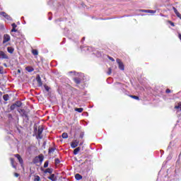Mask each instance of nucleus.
I'll use <instances>...</instances> for the list:
<instances>
[{
	"mask_svg": "<svg viewBox=\"0 0 181 181\" xmlns=\"http://www.w3.org/2000/svg\"><path fill=\"white\" fill-rule=\"evenodd\" d=\"M168 23H170L171 26H175V23H173L172 21H168Z\"/></svg>",
	"mask_w": 181,
	"mask_h": 181,
	"instance_id": "obj_29",
	"label": "nucleus"
},
{
	"mask_svg": "<svg viewBox=\"0 0 181 181\" xmlns=\"http://www.w3.org/2000/svg\"><path fill=\"white\" fill-rule=\"evenodd\" d=\"M16 108V105L13 104L11 106V110H15Z\"/></svg>",
	"mask_w": 181,
	"mask_h": 181,
	"instance_id": "obj_24",
	"label": "nucleus"
},
{
	"mask_svg": "<svg viewBox=\"0 0 181 181\" xmlns=\"http://www.w3.org/2000/svg\"><path fill=\"white\" fill-rule=\"evenodd\" d=\"M7 50H8V53H13V48L11 47H8L7 48Z\"/></svg>",
	"mask_w": 181,
	"mask_h": 181,
	"instance_id": "obj_19",
	"label": "nucleus"
},
{
	"mask_svg": "<svg viewBox=\"0 0 181 181\" xmlns=\"http://www.w3.org/2000/svg\"><path fill=\"white\" fill-rule=\"evenodd\" d=\"M54 151V149L51 148V149L49 151V153H52V152H53Z\"/></svg>",
	"mask_w": 181,
	"mask_h": 181,
	"instance_id": "obj_37",
	"label": "nucleus"
},
{
	"mask_svg": "<svg viewBox=\"0 0 181 181\" xmlns=\"http://www.w3.org/2000/svg\"><path fill=\"white\" fill-rule=\"evenodd\" d=\"M4 74V68L2 66H0V74Z\"/></svg>",
	"mask_w": 181,
	"mask_h": 181,
	"instance_id": "obj_27",
	"label": "nucleus"
},
{
	"mask_svg": "<svg viewBox=\"0 0 181 181\" xmlns=\"http://www.w3.org/2000/svg\"><path fill=\"white\" fill-rule=\"evenodd\" d=\"M142 12H146V13H156V11L153 10H142Z\"/></svg>",
	"mask_w": 181,
	"mask_h": 181,
	"instance_id": "obj_12",
	"label": "nucleus"
},
{
	"mask_svg": "<svg viewBox=\"0 0 181 181\" xmlns=\"http://www.w3.org/2000/svg\"><path fill=\"white\" fill-rule=\"evenodd\" d=\"M166 93H170V89H167V90H166Z\"/></svg>",
	"mask_w": 181,
	"mask_h": 181,
	"instance_id": "obj_38",
	"label": "nucleus"
},
{
	"mask_svg": "<svg viewBox=\"0 0 181 181\" xmlns=\"http://www.w3.org/2000/svg\"><path fill=\"white\" fill-rule=\"evenodd\" d=\"M131 97H132V98H134V100H139V97H138V96L132 95Z\"/></svg>",
	"mask_w": 181,
	"mask_h": 181,
	"instance_id": "obj_26",
	"label": "nucleus"
},
{
	"mask_svg": "<svg viewBox=\"0 0 181 181\" xmlns=\"http://www.w3.org/2000/svg\"><path fill=\"white\" fill-rule=\"evenodd\" d=\"M48 179L52 181H57V177L54 174H52L49 177H48Z\"/></svg>",
	"mask_w": 181,
	"mask_h": 181,
	"instance_id": "obj_9",
	"label": "nucleus"
},
{
	"mask_svg": "<svg viewBox=\"0 0 181 181\" xmlns=\"http://www.w3.org/2000/svg\"><path fill=\"white\" fill-rule=\"evenodd\" d=\"M36 80H37V84L40 87H42L43 86V83H42V78H40V76H37L36 77Z\"/></svg>",
	"mask_w": 181,
	"mask_h": 181,
	"instance_id": "obj_6",
	"label": "nucleus"
},
{
	"mask_svg": "<svg viewBox=\"0 0 181 181\" xmlns=\"http://www.w3.org/2000/svg\"><path fill=\"white\" fill-rule=\"evenodd\" d=\"M25 70H26L27 71H28V73H32V71H33V70H35V69H34L33 67H32V66H27V67L25 68Z\"/></svg>",
	"mask_w": 181,
	"mask_h": 181,
	"instance_id": "obj_13",
	"label": "nucleus"
},
{
	"mask_svg": "<svg viewBox=\"0 0 181 181\" xmlns=\"http://www.w3.org/2000/svg\"><path fill=\"white\" fill-rule=\"evenodd\" d=\"M16 107H21L22 106V103L18 101L15 103Z\"/></svg>",
	"mask_w": 181,
	"mask_h": 181,
	"instance_id": "obj_21",
	"label": "nucleus"
},
{
	"mask_svg": "<svg viewBox=\"0 0 181 181\" xmlns=\"http://www.w3.org/2000/svg\"><path fill=\"white\" fill-rule=\"evenodd\" d=\"M4 66H5V67H7L6 64H4Z\"/></svg>",
	"mask_w": 181,
	"mask_h": 181,
	"instance_id": "obj_39",
	"label": "nucleus"
},
{
	"mask_svg": "<svg viewBox=\"0 0 181 181\" xmlns=\"http://www.w3.org/2000/svg\"><path fill=\"white\" fill-rule=\"evenodd\" d=\"M0 57H1V59H8V56L3 51H0Z\"/></svg>",
	"mask_w": 181,
	"mask_h": 181,
	"instance_id": "obj_11",
	"label": "nucleus"
},
{
	"mask_svg": "<svg viewBox=\"0 0 181 181\" xmlns=\"http://www.w3.org/2000/svg\"><path fill=\"white\" fill-rule=\"evenodd\" d=\"M78 152H80V147H78V148L74 149V155H77V153H78Z\"/></svg>",
	"mask_w": 181,
	"mask_h": 181,
	"instance_id": "obj_15",
	"label": "nucleus"
},
{
	"mask_svg": "<svg viewBox=\"0 0 181 181\" xmlns=\"http://www.w3.org/2000/svg\"><path fill=\"white\" fill-rule=\"evenodd\" d=\"M3 98H4V101H8L9 100V95H4L3 96Z\"/></svg>",
	"mask_w": 181,
	"mask_h": 181,
	"instance_id": "obj_17",
	"label": "nucleus"
},
{
	"mask_svg": "<svg viewBox=\"0 0 181 181\" xmlns=\"http://www.w3.org/2000/svg\"><path fill=\"white\" fill-rule=\"evenodd\" d=\"M62 138L64 139H67V138H69V134H67V133H63L62 134Z\"/></svg>",
	"mask_w": 181,
	"mask_h": 181,
	"instance_id": "obj_16",
	"label": "nucleus"
},
{
	"mask_svg": "<svg viewBox=\"0 0 181 181\" xmlns=\"http://www.w3.org/2000/svg\"><path fill=\"white\" fill-rule=\"evenodd\" d=\"M15 156H16V158H17V159L20 162L21 165H23V160L22 159V157H21V156L19 154H16Z\"/></svg>",
	"mask_w": 181,
	"mask_h": 181,
	"instance_id": "obj_8",
	"label": "nucleus"
},
{
	"mask_svg": "<svg viewBox=\"0 0 181 181\" xmlns=\"http://www.w3.org/2000/svg\"><path fill=\"white\" fill-rule=\"evenodd\" d=\"M12 28H14V29H16V28L18 27V25H16L15 23H13L11 25Z\"/></svg>",
	"mask_w": 181,
	"mask_h": 181,
	"instance_id": "obj_28",
	"label": "nucleus"
},
{
	"mask_svg": "<svg viewBox=\"0 0 181 181\" xmlns=\"http://www.w3.org/2000/svg\"><path fill=\"white\" fill-rule=\"evenodd\" d=\"M110 60H111L112 62H115V60L114 59V58L112 57H109Z\"/></svg>",
	"mask_w": 181,
	"mask_h": 181,
	"instance_id": "obj_35",
	"label": "nucleus"
},
{
	"mask_svg": "<svg viewBox=\"0 0 181 181\" xmlns=\"http://www.w3.org/2000/svg\"><path fill=\"white\" fill-rule=\"evenodd\" d=\"M34 181H40V177H39V175H36L35 177Z\"/></svg>",
	"mask_w": 181,
	"mask_h": 181,
	"instance_id": "obj_22",
	"label": "nucleus"
},
{
	"mask_svg": "<svg viewBox=\"0 0 181 181\" xmlns=\"http://www.w3.org/2000/svg\"><path fill=\"white\" fill-rule=\"evenodd\" d=\"M55 163H60V160L56 159L55 160Z\"/></svg>",
	"mask_w": 181,
	"mask_h": 181,
	"instance_id": "obj_32",
	"label": "nucleus"
},
{
	"mask_svg": "<svg viewBox=\"0 0 181 181\" xmlns=\"http://www.w3.org/2000/svg\"><path fill=\"white\" fill-rule=\"evenodd\" d=\"M45 88L47 91H49V86H45Z\"/></svg>",
	"mask_w": 181,
	"mask_h": 181,
	"instance_id": "obj_36",
	"label": "nucleus"
},
{
	"mask_svg": "<svg viewBox=\"0 0 181 181\" xmlns=\"http://www.w3.org/2000/svg\"><path fill=\"white\" fill-rule=\"evenodd\" d=\"M11 32H18V30L16 28H12Z\"/></svg>",
	"mask_w": 181,
	"mask_h": 181,
	"instance_id": "obj_30",
	"label": "nucleus"
},
{
	"mask_svg": "<svg viewBox=\"0 0 181 181\" xmlns=\"http://www.w3.org/2000/svg\"><path fill=\"white\" fill-rule=\"evenodd\" d=\"M11 40V36L8 34H5L4 35V40H3V43L5 44Z\"/></svg>",
	"mask_w": 181,
	"mask_h": 181,
	"instance_id": "obj_2",
	"label": "nucleus"
},
{
	"mask_svg": "<svg viewBox=\"0 0 181 181\" xmlns=\"http://www.w3.org/2000/svg\"><path fill=\"white\" fill-rule=\"evenodd\" d=\"M116 62H117V64H118V66H119V69L120 70H124V64L122 63L121 59H117L116 60Z\"/></svg>",
	"mask_w": 181,
	"mask_h": 181,
	"instance_id": "obj_3",
	"label": "nucleus"
},
{
	"mask_svg": "<svg viewBox=\"0 0 181 181\" xmlns=\"http://www.w3.org/2000/svg\"><path fill=\"white\" fill-rule=\"evenodd\" d=\"M47 166H49V161H45L44 164V168H47Z\"/></svg>",
	"mask_w": 181,
	"mask_h": 181,
	"instance_id": "obj_25",
	"label": "nucleus"
},
{
	"mask_svg": "<svg viewBox=\"0 0 181 181\" xmlns=\"http://www.w3.org/2000/svg\"><path fill=\"white\" fill-rule=\"evenodd\" d=\"M52 172H53V170L50 168H47L45 170V173H52Z\"/></svg>",
	"mask_w": 181,
	"mask_h": 181,
	"instance_id": "obj_20",
	"label": "nucleus"
},
{
	"mask_svg": "<svg viewBox=\"0 0 181 181\" xmlns=\"http://www.w3.org/2000/svg\"><path fill=\"white\" fill-rule=\"evenodd\" d=\"M75 179L76 180H81V179H83V177L80 174H76Z\"/></svg>",
	"mask_w": 181,
	"mask_h": 181,
	"instance_id": "obj_14",
	"label": "nucleus"
},
{
	"mask_svg": "<svg viewBox=\"0 0 181 181\" xmlns=\"http://www.w3.org/2000/svg\"><path fill=\"white\" fill-rule=\"evenodd\" d=\"M175 110H176L178 112L181 111V103H178L175 104Z\"/></svg>",
	"mask_w": 181,
	"mask_h": 181,
	"instance_id": "obj_10",
	"label": "nucleus"
},
{
	"mask_svg": "<svg viewBox=\"0 0 181 181\" xmlns=\"http://www.w3.org/2000/svg\"><path fill=\"white\" fill-rule=\"evenodd\" d=\"M44 159L45 157L43 156V155H39V156H37L33 159V163H40V165H42Z\"/></svg>",
	"mask_w": 181,
	"mask_h": 181,
	"instance_id": "obj_1",
	"label": "nucleus"
},
{
	"mask_svg": "<svg viewBox=\"0 0 181 181\" xmlns=\"http://www.w3.org/2000/svg\"><path fill=\"white\" fill-rule=\"evenodd\" d=\"M18 73H21V70L18 69Z\"/></svg>",
	"mask_w": 181,
	"mask_h": 181,
	"instance_id": "obj_40",
	"label": "nucleus"
},
{
	"mask_svg": "<svg viewBox=\"0 0 181 181\" xmlns=\"http://www.w3.org/2000/svg\"><path fill=\"white\" fill-rule=\"evenodd\" d=\"M32 53L34 56H37L39 54V52H37V50L36 49H33Z\"/></svg>",
	"mask_w": 181,
	"mask_h": 181,
	"instance_id": "obj_18",
	"label": "nucleus"
},
{
	"mask_svg": "<svg viewBox=\"0 0 181 181\" xmlns=\"http://www.w3.org/2000/svg\"><path fill=\"white\" fill-rule=\"evenodd\" d=\"M11 163L13 165V168H16V167H15V165H13V158H11Z\"/></svg>",
	"mask_w": 181,
	"mask_h": 181,
	"instance_id": "obj_34",
	"label": "nucleus"
},
{
	"mask_svg": "<svg viewBox=\"0 0 181 181\" xmlns=\"http://www.w3.org/2000/svg\"><path fill=\"white\" fill-rule=\"evenodd\" d=\"M75 111H77V112H83V108H76Z\"/></svg>",
	"mask_w": 181,
	"mask_h": 181,
	"instance_id": "obj_23",
	"label": "nucleus"
},
{
	"mask_svg": "<svg viewBox=\"0 0 181 181\" xmlns=\"http://www.w3.org/2000/svg\"><path fill=\"white\" fill-rule=\"evenodd\" d=\"M111 68H109L108 69V72H107V74H111Z\"/></svg>",
	"mask_w": 181,
	"mask_h": 181,
	"instance_id": "obj_31",
	"label": "nucleus"
},
{
	"mask_svg": "<svg viewBox=\"0 0 181 181\" xmlns=\"http://www.w3.org/2000/svg\"><path fill=\"white\" fill-rule=\"evenodd\" d=\"M14 176H15L16 177H19V174H18V173H16L14 174Z\"/></svg>",
	"mask_w": 181,
	"mask_h": 181,
	"instance_id": "obj_33",
	"label": "nucleus"
},
{
	"mask_svg": "<svg viewBox=\"0 0 181 181\" xmlns=\"http://www.w3.org/2000/svg\"><path fill=\"white\" fill-rule=\"evenodd\" d=\"M43 132V127H38V138L42 139V133Z\"/></svg>",
	"mask_w": 181,
	"mask_h": 181,
	"instance_id": "obj_7",
	"label": "nucleus"
},
{
	"mask_svg": "<svg viewBox=\"0 0 181 181\" xmlns=\"http://www.w3.org/2000/svg\"><path fill=\"white\" fill-rule=\"evenodd\" d=\"M78 144H79L78 140H75V141H74L71 142V148H77V146H78Z\"/></svg>",
	"mask_w": 181,
	"mask_h": 181,
	"instance_id": "obj_5",
	"label": "nucleus"
},
{
	"mask_svg": "<svg viewBox=\"0 0 181 181\" xmlns=\"http://www.w3.org/2000/svg\"><path fill=\"white\" fill-rule=\"evenodd\" d=\"M0 15H2L4 18H6L7 21H12V18L5 12H0Z\"/></svg>",
	"mask_w": 181,
	"mask_h": 181,
	"instance_id": "obj_4",
	"label": "nucleus"
}]
</instances>
